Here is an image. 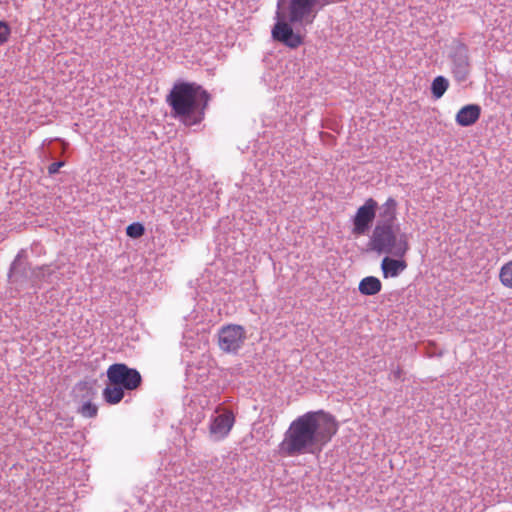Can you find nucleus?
Masks as SVG:
<instances>
[{
  "instance_id": "f3484780",
  "label": "nucleus",
  "mask_w": 512,
  "mask_h": 512,
  "mask_svg": "<svg viewBox=\"0 0 512 512\" xmlns=\"http://www.w3.org/2000/svg\"><path fill=\"white\" fill-rule=\"evenodd\" d=\"M145 233V228L141 223H132L126 228V234L131 238H140Z\"/></svg>"
},
{
  "instance_id": "1a4fd4ad",
  "label": "nucleus",
  "mask_w": 512,
  "mask_h": 512,
  "mask_svg": "<svg viewBox=\"0 0 512 512\" xmlns=\"http://www.w3.org/2000/svg\"><path fill=\"white\" fill-rule=\"evenodd\" d=\"M453 69L455 78L463 81L469 75L470 59L468 48L465 44L459 43L452 54Z\"/></svg>"
},
{
  "instance_id": "f8f14e48",
  "label": "nucleus",
  "mask_w": 512,
  "mask_h": 512,
  "mask_svg": "<svg viewBox=\"0 0 512 512\" xmlns=\"http://www.w3.org/2000/svg\"><path fill=\"white\" fill-rule=\"evenodd\" d=\"M481 115V107L477 104L463 106L456 114L455 121L462 127L475 124Z\"/></svg>"
},
{
  "instance_id": "4468645a",
  "label": "nucleus",
  "mask_w": 512,
  "mask_h": 512,
  "mask_svg": "<svg viewBox=\"0 0 512 512\" xmlns=\"http://www.w3.org/2000/svg\"><path fill=\"white\" fill-rule=\"evenodd\" d=\"M358 289L362 295L372 296L381 291L382 283L375 276H367L359 282Z\"/></svg>"
},
{
  "instance_id": "412c9836",
  "label": "nucleus",
  "mask_w": 512,
  "mask_h": 512,
  "mask_svg": "<svg viewBox=\"0 0 512 512\" xmlns=\"http://www.w3.org/2000/svg\"><path fill=\"white\" fill-rule=\"evenodd\" d=\"M403 369L400 367V366H397L393 371H392V376L394 379L396 380H403Z\"/></svg>"
},
{
  "instance_id": "aec40b11",
  "label": "nucleus",
  "mask_w": 512,
  "mask_h": 512,
  "mask_svg": "<svg viewBox=\"0 0 512 512\" xmlns=\"http://www.w3.org/2000/svg\"><path fill=\"white\" fill-rule=\"evenodd\" d=\"M64 166V162L62 161H59V162H53L49 165L48 167V173L49 174H55L59 171V169Z\"/></svg>"
},
{
  "instance_id": "20e7f679",
  "label": "nucleus",
  "mask_w": 512,
  "mask_h": 512,
  "mask_svg": "<svg viewBox=\"0 0 512 512\" xmlns=\"http://www.w3.org/2000/svg\"><path fill=\"white\" fill-rule=\"evenodd\" d=\"M368 248L378 254L404 257L410 246L407 234L400 232L399 225L375 224L369 237Z\"/></svg>"
},
{
  "instance_id": "a211bd4d",
  "label": "nucleus",
  "mask_w": 512,
  "mask_h": 512,
  "mask_svg": "<svg viewBox=\"0 0 512 512\" xmlns=\"http://www.w3.org/2000/svg\"><path fill=\"white\" fill-rule=\"evenodd\" d=\"M97 411H98L97 406L90 402L85 403L80 408V413L82 414V416L89 417V418L96 416Z\"/></svg>"
},
{
  "instance_id": "423d86ee",
  "label": "nucleus",
  "mask_w": 512,
  "mask_h": 512,
  "mask_svg": "<svg viewBox=\"0 0 512 512\" xmlns=\"http://www.w3.org/2000/svg\"><path fill=\"white\" fill-rule=\"evenodd\" d=\"M275 19L276 22L271 31V36L275 41L290 49H296L304 43V35L294 31L292 27L294 22H290L288 16L280 9L276 11Z\"/></svg>"
},
{
  "instance_id": "39448f33",
  "label": "nucleus",
  "mask_w": 512,
  "mask_h": 512,
  "mask_svg": "<svg viewBox=\"0 0 512 512\" xmlns=\"http://www.w3.org/2000/svg\"><path fill=\"white\" fill-rule=\"evenodd\" d=\"M328 0H289L288 19L301 26L311 25Z\"/></svg>"
},
{
  "instance_id": "7ed1b4c3",
  "label": "nucleus",
  "mask_w": 512,
  "mask_h": 512,
  "mask_svg": "<svg viewBox=\"0 0 512 512\" xmlns=\"http://www.w3.org/2000/svg\"><path fill=\"white\" fill-rule=\"evenodd\" d=\"M106 374L109 384L103 390V398L111 405L118 404L124 398V390H136L142 383L139 371L124 363L110 365Z\"/></svg>"
},
{
  "instance_id": "0eeeda50",
  "label": "nucleus",
  "mask_w": 512,
  "mask_h": 512,
  "mask_svg": "<svg viewBox=\"0 0 512 512\" xmlns=\"http://www.w3.org/2000/svg\"><path fill=\"white\" fill-rule=\"evenodd\" d=\"M246 339V331L238 324H227L218 331V345L225 353L237 352Z\"/></svg>"
},
{
  "instance_id": "9b49d317",
  "label": "nucleus",
  "mask_w": 512,
  "mask_h": 512,
  "mask_svg": "<svg viewBox=\"0 0 512 512\" xmlns=\"http://www.w3.org/2000/svg\"><path fill=\"white\" fill-rule=\"evenodd\" d=\"M377 210L379 213L375 224L397 225L398 203L393 197L387 198L381 206L378 205Z\"/></svg>"
},
{
  "instance_id": "ddd939ff",
  "label": "nucleus",
  "mask_w": 512,
  "mask_h": 512,
  "mask_svg": "<svg viewBox=\"0 0 512 512\" xmlns=\"http://www.w3.org/2000/svg\"><path fill=\"white\" fill-rule=\"evenodd\" d=\"M406 268L407 263L405 260L394 259L386 256L381 262V270L384 278L397 277Z\"/></svg>"
},
{
  "instance_id": "2eb2a0df",
  "label": "nucleus",
  "mask_w": 512,
  "mask_h": 512,
  "mask_svg": "<svg viewBox=\"0 0 512 512\" xmlns=\"http://www.w3.org/2000/svg\"><path fill=\"white\" fill-rule=\"evenodd\" d=\"M498 279L504 288L512 290V259L500 267Z\"/></svg>"
},
{
  "instance_id": "f257e3e1",
  "label": "nucleus",
  "mask_w": 512,
  "mask_h": 512,
  "mask_svg": "<svg viewBox=\"0 0 512 512\" xmlns=\"http://www.w3.org/2000/svg\"><path fill=\"white\" fill-rule=\"evenodd\" d=\"M339 423L324 410L309 411L296 417L284 433L278 449L284 457L320 453L337 434Z\"/></svg>"
},
{
  "instance_id": "6e6552de",
  "label": "nucleus",
  "mask_w": 512,
  "mask_h": 512,
  "mask_svg": "<svg viewBox=\"0 0 512 512\" xmlns=\"http://www.w3.org/2000/svg\"><path fill=\"white\" fill-rule=\"evenodd\" d=\"M377 209L378 203L373 198L366 199L364 204L357 209L352 219L351 232L354 236H363L368 233L376 217Z\"/></svg>"
},
{
  "instance_id": "f03ea898",
  "label": "nucleus",
  "mask_w": 512,
  "mask_h": 512,
  "mask_svg": "<svg viewBox=\"0 0 512 512\" xmlns=\"http://www.w3.org/2000/svg\"><path fill=\"white\" fill-rule=\"evenodd\" d=\"M210 94L195 82L177 81L166 96L172 115L185 125L200 123L208 108Z\"/></svg>"
},
{
  "instance_id": "6ab92c4d",
  "label": "nucleus",
  "mask_w": 512,
  "mask_h": 512,
  "mask_svg": "<svg viewBox=\"0 0 512 512\" xmlns=\"http://www.w3.org/2000/svg\"><path fill=\"white\" fill-rule=\"evenodd\" d=\"M11 34V29L5 21H0V45L6 43Z\"/></svg>"
},
{
  "instance_id": "dca6fc26",
  "label": "nucleus",
  "mask_w": 512,
  "mask_h": 512,
  "mask_svg": "<svg viewBox=\"0 0 512 512\" xmlns=\"http://www.w3.org/2000/svg\"><path fill=\"white\" fill-rule=\"evenodd\" d=\"M449 88V81L444 76H437L431 84V92L434 98L440 99Z\"/></svg>"
},
{
  "instance_id": "9d476101",
  "label": "nucleus",
  "mask_w": 512,
  "mask_h": 512,
  "mask_svg": "<svg viewBox=\"0 0 512 512\" xmlns=\"http://www.w3.org/2000/svg\"><path fill=\"white\" fill-rule=\"evenodd\" d=\"M234 423V414L230 410H224L212 419L209 431L217 440H222L228 436Z\"/></svg>"
}]
</instances>
